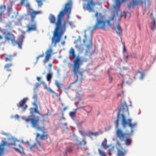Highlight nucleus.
<instances>
[{"label": "nucleus", "instance_id": "f257e3e1", "mask_svg": "<svg viewBox=\"0 0 156 156\" xmlns=\"http://www.w3.org/2000/svg\"><path fill=\"white\" fill-rule=\"evenodd\" d=\"M72 6L71 1L65 4L64 8L60 11L57 16L56 21L55 17L52 14H51L49 17L50 23L55 24V27L53 32V36L52 38V42L56 44L60 42L62 35L66 30V22L63 23L62 21L64 19L65 13L68 15L70 13Z\"/></svg>", "mask_w": 156, "mask_h": 156}, {"label": "nucleus", "instance_id": "f03ea898", "mask_svg": "<svg viewBox=\"0 0 156 156\" xmlns=\"http://www.w3.org/2000/svg\"><path fill=\"white\" fill-rule=\"evenodd\" d=\"M126 0H116V4L114 6V9L115 10L114 14L110 18L109 20L105 19V16L100 13L96 12L95 14V16L96 18V23L92 27V30L97 29H101L105 30L108 27L111 26L110 21L114 19H117L119 16L118 12L119 11L120 6L121 5V2H124Z\"/></svg>", "mask_w": 156, "mask_h": 156}, {"label": "nucleus", "instance_id": "7ed1b4c3", "mask_svg": "<svg viewBox=\"0 0 156 156\" xmlns=\"http://www.w3.org/2000/svg\"><path fill=\"white\" fill-rule=\"evenodd\" d=\"M69 56L75 58L73 61V73L75 75L77 76V79L74 81L72 82L70 85L69 87L72 86L73 84L76 83L77 82L80 80V82L83 79V75L82 73L79 71L80 66L82 65L83 63L85 61L83 59L82 57L78 55L76 56L75 51L73 48H71L69 52Z\"/></svg>", "mask_w": 156, "mask_h": 156}, {"label": "nucleus", "instance_id": "20e7f679", "mask_svg": "<svg viewBox=\"0 0 156 156\" xmlns=\"http://www.w3.org/2000/svg\"><path fill=\"white\" fill-rule=\"evenodd\" d=\"M125 112H128V108L125 101L124 102L122 105L121 108L117 114V119L115 122V127L118 128L119 126V120L122 119L121 123L124 128H125L128 125L130 128H135L136 127L137 123L135 122L132 124V120L128 119L127 120L125 115L123 114Z\"/></svg>", "mask_w": 156, "mask_h": 156}, {"label": "nucleus", "instance_id": "39448f33", "mask_svg": "<svg viewBox=\"0 0 156 156\" xmlns=\"http://www.w3.org/2000/svg\"><path fill=\"white\" fill-rule=\"evenodd\" d=\"M42 11H36L31 8L27 10V13L25 15L26 16H30V22L27 26V31H34L36 29V23L35 20L36 16L37 15L41 14Z\"/></svg>", "mask_w": 156, "mask_h": 156}, {"label": "nucleus", "instance_id": "423d86ee", "mask_svg": "<svg viewBox=\"0 0 156 156\" xmlns=\"http://www.w3.org/2000/svg\"><path fill=\"white\" fill-rule=\"evenodd\" d=\"M133 128H131L130 132H126V133L123 132L121 129H118L116 131V135L120 141H124L126 145H130L132 143V140L130 138H127V136L132 135Z\"/></svg>", "mask_w": 156, "mask_h": 156}, {"label": "nucleus", "instance_id": "0eeeda50", "mask_svg": "<svg viewBox=\"0 0 156 156\" xmlns=\"http://www.w3.org/2000/svg\"><path fill=\"white\" fill-rule=\"evenodd\" d=\"M151 0H132L127 5L129 9L133 8L136 5H142L143 7L145 9L146 7L151 5Z\"/></svg>", "mask_w": 156, "mask_h": 156}, {"label": "nucleus", "instance_id": "6e6552de", "mask_svg": "<svg viewBox=\"0 0 156 156\" xmlns=\"http://www.w3.org/2000/svg\"><path fill=\"white\" fill-rule=\"evenodd\" d=\"M32 116H31V117ZM32 117L27 118L25 119V120L26 122H30L31 126L35 129L40 130H42L44 129L43 127L39 126L40 122L39 117L38 116L33 115Z\"/></svg>", "mask_w": 156, "mask_h": 156}, {"label": "nucleus", "instance_id": "1a4fd4ad", "mask_svg": "<svg viewBox=\"0 0 156 156\" xmlns=\"http://www.w3.org/2000/svg\"><path fill=\"white\" fill-rule=\"evenodd\" d=\"M9 140L10 142L8 144V146L10 145H13L15 147L13 148L17 151L20 153L21 154H24L23 151V148L20 145V142L19 140H17L16 139L13 137L9 138Z\"/></svg>", "mask_w": 156, "mask_h": 156}, {"label": "nucleus", "instance_id": "9d476101", "mask_svg": "<svg viewBox=\"0 0 156 156\" xmlns=\"http://www.w3.org/2000/svg\"><path fill=\"white\" fill-rule=\"evenodd\" d=\"M86 31L87 30L84 31V39L83 40V43L86 47L87 50L86 53H87L88 51L92 47V39L91 36L90 39L89 40H87V36L86 34Z\"/></svg>", "mask_w": 156, "mask_h": 156}, {"label": "nucleus", "instance_id": "9b49d317", "mask_svg": "<svg viewBox=\"0 0 156 156\" xmlns=\"http://www.w3.org/2000/svg\"><path fill=\"white\" fill-rule=\"evenodd\" d=\"M116 145L117 149V156H124L126 153V151L121 147V144L118 140L116 142Z\"/></svg>", "mask_w": 156, "mask_h": 156}, {"label": "nucleus", "instance_id": "f8f14e48", "mask_svg": "<svg viewBox=\"0 0 156 156\" xmlns=\"http://www.w3.org/2000/svg\"><path fill=\"white\" fill-rule=\"evenodd\" d=\"M81 38L80 36H78V38L76 40L74 41V43L75 44V47L77 49V50L81 52H82L84 48L83 47V44L81 43Z\"/></svg>", "mask_w": 156, "mask_h": 156}, {"label": "nucleus", "instance_id": "ddd939ff", "mask_svg": "<svg viewBox=\"0 0 156 156\" xmlns=\"http://www.w3.org/2000/svg\"><path fill=\"white\" fill-rule=\"evenodd\" d=\"M52 50L51 48L47 50L45 52V56L43 62L44 63H47L50 59L51 56Z\"/></svg>", "mask_w": 156, "mask_h": 156}, {"label": "nucleus", "instance_id": "4468645a", "mask_svg": "<svg viewBox=\"0 0 156 156\" xmlns=\"http://www.w3.org/2000/svg\"><path fill=\"white\" fill-rule=\"evenodd\" d=\"M5 40L8 41H11L13 42L15 39V37L13 34L11 32L7 33L5 36Z\"/></svg>", "mask_w": 156, "mask_h": 156}, {"label": "nucleus", "instance_id": "2eb2a0df", "mask_svg": "<svg viewBox=\"0 0 156 156\" xmlns=\"http://www.w3.org/2000/svg\"><path fill=\"white\" fill-rule=\"evenodd\" d=\"M27 99L24 98L21 100L17 104V106L19 108H22L23 110H25L27 107V105L26 104Z\"/></svg>", "mask_w": 156, "mask_h": 156}, {"label": "nucleus", "instance_id": "dca6fc26", "mask_svg": "<svg viewBox=\"0 0 156 156\" xmlns=\"http://www.w3.org/2000/svg\"><path fill=\"white\" fill-rule=\"evenodd\" d=\"M96 3L93 2L92 0H90L87 3L86 6V9L90 12L93 11V7L95 6Z\"/></svg>", "mask_w": 156, "mask_h": 156}, {"label": "nucleus", "instance_id": "f3484780", "mask_svg": "<svg viewBox=\"0 0 156 156\" xmlns=\"http://www.w3.org/2000/svg\"><path fill=\"white\" fill-rule=\"evenodd\" d=\"M7 144L5 139L2 140V143L0 144V156H2L5 150V146Z\"/></svg>", "mask_w": 156, "mask_h": 156}, {"label": "nucleus", "instance_id": "a211bd4d", "mask_svg": "<svg viewBox=\"0 0 156 156\" xmlns=\"http://www.w3.org/2000/svg\"><path fill=\"white\" fill-rule=\"evenodd\" d=\"M25 38L24 36L23 35H21L19 36V38L16 42V44L18 45L19 47L21 48L22 44Z\"/></svg>", "mask_w": 156, "mask_h": 156}, {"label": "nucleus", "instance_id": "6ab92c4d", "mask_svg": "<svg viewBox=\"0 0 156 156\" xmlns=\"http://www.w3.org/2000/svg\"><path fill=\"white\" fill-rule=\"evenodd\" d=\"M114 29L117 33L120 36H122V29L119 25V24H118L117 25L116 27H114Z\"/></svg>", "mask_w": 156, "mask_h": 156}, {"label": "nucleus", "instance_id": "aec40b11", "mask_svg": "<svg viewBox=\"0 0 156 156\" xmlns=\"http://www.w3.org/2000/svg\"><path fill=\"white\" fill-rule=\"evenodd\" d=\"M150 27L151 29L153 30H156V20H154L152 21L150 24Z\"/></svg>", "mask_w": 156, "mask_h": 156}, {"label": "nucleus", "instance_id": "412c9836", "mask_svg": "<svg viewBox=\"0 0 156 156\" xmlns=\"http://www.w3.org/2000/svg\"><path fill=\"white\" fill-rule=\"evenodd\" d=\"M13 66V64L12 63H8L6 64L4 66V68L7 71L10 72L11 70L10 68Z\"/></svg>", "mask_w": 156, "mask_h": 156}, {"label": "nucleus", "instance_id": "4be33fe9", "mask_svg": "<svg viewBox=\"0 0 156 156\" xmlns=\"http://www.w3.org/2000/svg\"><path fill=\"white\" fill-rule=\"evenodd\" d=\"M43 83L44 84V86L45 89L48 90L49 91L55 94L57 96L58 95V94L52 90L50 87H48L47 85L44 82H43Z\"/></svg>", "mask_w": 156, "mask_h": 156}, {"label": "nucleus", "instance_id": "5701e85b", "mask_svg": "<svg viewBox=\"0 0 156 156\" xmlns=\"http://www.w3.org/2000/svg\"><path fill=\"white\" fill-rule=\"evenodd\" d=\"M107 140L106 139H105L104 140L102 143L101 145L103 148L105 149H106L109 146L107 145Z\"/></svg>", "mask_w": 156, "mask_h": 156}, {"label": "nucleus", "instance_id": "b1692460", "mask_svg": "<svg viewBox=\"0 0 156 156\" xmlns=\"http://www.w3.org/2000/svg\"><path fill=\"white\" fill-rule=\"evenodd\" d=\"M13 56L11 55H8L5 58V60L6 62L10 61H11L12 59Z\"/></svg>", "mask_w": 156, "mask_h": 156}, {"label": "nucleus", "instance_id": "393cba45", "mask_svg": "<svg viewBox=\"0 0 156 156\" xmlns=\"http://www.w3.org/2000/svg\"><path fill=\"white\" fill-rule=\"evenodd\" d=\"M52 73H48L46 76V79L47 81L50 82L52 77Z\"/></svg>", "mask_w": 156, "mask_h": 156}, {"label": "nucleus", "instance_id": "a878e982", "mask_svg": "<svg viewBox=\"0 0 156 156\" xmlns=\"http://www.w3.org/2000/svg\"><path fill=\"white\" fill-rule=\"evenodd\" d=\"M41 146V144L40 142L38 141H37L36 143L32 145L31 146V148H33L34 147H36L37 148L40 147Z\"/></svg>", "mask_w": 156, "mask_h": 156}, {"label": "nucleus", "instance_id": "bb28decb", "mask_svg": "<svg viewBox=\"0 0 156 156\" xmlns=\"http://www.w3.org/2000/svg\"><path fill=\"white\" fill-rule=\"evenodd\" d=\"M33 98L34 99V101L33 102H35V103H36L37 102V94L36 91H34V95H33Z\"/></svg>", "mask_w": 156, "mask_h": 156}, {"label": "nucleus", "instance_id": "cd10ccee", "mask_svg": "<svg viewBox=\"0 0 156 156\" xmlns=\"http://www.w3.org/2000/svg\"><path fill=\"white\" fill-rule=\"evenodd\" d=\"M98 132L94 133L93 132H89L88 134L87 135V136L91 138V136H96L98 134Z\"/></svg>", "mask_w": 156, "mask_h": 156}, {"label": "nucleus", "instance_id": "c85d7f7f", "mask_svg": "<svg viewBox=\"0 0 156 156\" xmlns=\"http://www.w3.org/2000/svg\"><path fill=\"white\" fill-rule=\"evenodd\" d=\"M33 105L35 106L34 108L35 112L37 113H39V112L38 110V107L37 104L35 103V102H33Z\"/></svg>", "mask_w": 156, "mask_h": 156}, {"label": "nucleus", "instance_id": "c756f323", "mask_svg": "<svg viewBox=\"0 0 156 156\" xmlns=\"http://www.w3.org/2000/svg\"><path fill=\"white\" fill-rule=\"evenodd\" d=\"M98 151L99 154L101 156H107L106 153L100 149H98Z\"/></svg>", "mask_w": 156, "mask_h": 156}, {"label": "nucleus", "instance_id": "7c9ffc66", "mask_svg": "<svg viewBox=\"0 0 156 156\" xmlns=\"http://www.w3.org/2000/svg\"><path fill=\"white\" fill-rule=\"evenodd\" d=\"M83 109L87 113H89L91 110V108L90 106H88L86 107Z\"/></svg>", "mask_w": 156, "mask_h": 156}, {"label": "nucleus", "instance_id": "2f4dec72", "mask_svg": "<svg viewBox=\"0 0 156 156\" xmlns=\"http://www.w3.org/2000/svg\"><path fill=\"white\" fill-rule=\"evenodd\" d=\"M48 135L46 133L45 131L43 132V134L40 136V139L41 140H43L44 139V137L45 136H47Z\"/></svg>", "mask_w": 156, "mask_h": 156}, {"label": "nucleus", "instance_id": "473e14b6", "mask_svg": "<svg viewBox=\"0 0 156 156\" xmlns=\"http://www.w3.org/2000/svg\"><path fill=\"white\" fill-rule=\"evenodd\" d=\"M76 113L75 111L71 112L69 113V116L71 118H74L75 116Z\"/></svg>", "mask_w": 156, "mask_h": 156}, {"label": "nucleus", "instance_id": "72a5a7b5", "mask_svg": "<svg viewBox=\"0 0 156 156\" xmlns=\"http://www.w3.org/2000/svg\"><path fill=\"white\" fill-rule=\"evenodd\" d=\"M36 2L38 3V6L41 7L43 4L42 1L41 0H36Z\"/></svg>", "mask_w": 156, "mask_h": 156}, {"label": "nucleus", "instance_id": "f704fd0d", "mask_svg": "<svg viewBox=\"0 0 156 156\" xmlns=\"http://www.w3.org/2000/svg\"><path fill=\"white\" fill-rule=\"evenodd\" d=\"M55 85L57 87L58 89H60V85L61 84L59 83L58 82V81H56L55 82Z\"/></svg>", "mask_w": 156, "mask_h": 156}, {"label": "nucleus", "instance_id": "c9c22d12", "mask_svg": "<svg viewBox=\"0 0 156 156\" xmlns=\"http://www.w3.org/2000/svg\"><path fill=\"white\" fill-rule=\"evenodd\" d=\"M72 151V149L70 147H68L67 148L66 152V153H70Z\"/></svg>", "mask_w": 156, "mask_h": 156}, {"label": "nucleus", "instance_id": "e433bc0d", "mask_svg": "<svg viewBox=\"0 0 156 156\" xmlns=\"http://www.w3.org/2000/svg\"><path fill=\"white\" fill-rule=\"evenodd\" d=\"M86 142L85 140V139L84 138L83 140L80 143V145H85L86 144Z\"/></svg>", "mask_w": 156, "mask_h": 156}, {"label": "nucleus", "instance_id": "4c0bfd02", "mask_svg": "<svg viewBox=\"0 0 156 156\" xmlns=\"http://www.w3.org/2000/svg\"><path fill=\"white\" fill-rule=\"evenodd\" d=\"M26 143L28 146L30 147V149H32V148H31V146H32V145H30V142L29 141H27L26 142Z\"/></svg>", "mask_w": 156, "mask_h": 156}, {"label": "nucleus", "instance_id": "58836bf2", "mask_svg": "<svg viewBox=\"0 0 156 156\" xmlns=\"http://www.w3.org/2000/svg\"><path fill=\"white\" fill-rule=\"evenodd\" d=\"M122 12H121V13L120 14V16H119V17H118V20H120L121 18V17H122Z\"/></svg>", "mask_w": 156, "mask_h": 156}, {"label": "nucleus", "instance_id": "ea45409f", "mask_svg": "<svg viewBox=\"0 0 156 156\" xmlns=\"http://www.w3.org/2000/svg\"><path fill=\"white\" fill-rule=\"evenodd\" d=\"M124 58H125V60L126 61V62H127V60L128 59V57H129V56L127 55L124 56Z\"/></svg>", "mask_w": 156, "mask_h": 156}, {"label": "nucleus", "instance_id": "a19ab883", "mask_svg": "<svg viewBox=\"0 0 156 156\" xmlns=\"http://www.w3.org/2000/svg\"><path fill=\"white\" fill-rule=\"evenodd\" d=\"M115 146H112L111 148H110V149H109L108 150H109V151H113L115 149Z\"/></svg>", "mask_w": 156, "mask_h": 156}, {"label": "nucleus", "instance_id": "79ce46f5", "mask_svg": "<svg viewBox=\"0 0 156 156\" xmlns=\"http://www.w3.org/2000/svg\"><path fill=\"white\" fill-rule=\"evenodd\" d=\"M43 56H44V54H42V55H39L37 58V60H38V58H39L43 57Z\"/></svg>", "mask_w": 156, "mask_h": 156}, {"label": "nucleus", "instance_id": "37998d69", "mask_svg": "<svg viewBox=\"0 0 156 156\" xmlns=\"http://www.w3.org/2000/svg\"><path fill=\"white\" fill-rule=\"evenodd\" d=\"M2 8H4V10H5L6 9V6L5 5H3L0 7V9H2Z\"/></svg>", "mask_w": 156, "mask_h": 156}, {"label": "nucleus", "instance_id": "c03bdc74", "mask_svg": "<svg viewBox=\"0 0 156 156\" xmlns=\"http://www.w3.org/2000/svg\"><path fill=\"white\" fill-rule=\"evenodd\" d=\"M52 64L51 63H50L48 64V66L50 70H51V68L52 67Z\"/></svg>", "mask_w": 156, "mask_h": 156}, {"label": "nucleus", "instance_id": "a18cd8bd", "mask_svg": "<svg viewBox=\"0 0 156 156\" xmlns=\"http://www.w3.org/2000/svg\"><path fill=\"white\" fill-rule=\"evenodd\" d=\"M109 79L110 81V82L111 83L112 82V76H109Z\"/></svg>", "mask_w": 156, "mask_h": 156}, {"label": "nucleus", "instance_id": "49530a36", "mask_svg": "<svg viewBox=\"0 0 156 156\" xmlns=\"http://www.w3.org/2000/svg\"><path fill=\"white\" fill-rule=\"evenodd\" d=\"M25 1L26 0H21L20 3L21 4H23L25 2Z\"/></svg>", "mask_w": 156, "mask_h": 156}, {"label": "nucleus", "instance_id": "de8ad7c7", "mask_svg": "<svg viewBox=\"0 0 156 156\" xmlns=\"http://www.w3.org/2000/svg\"><path fill=\"white\" fill-rule=\"evenodd\" d=\"M141 76L140 77V79H141L143 78L144 76V74L143 73H142V74H141Z\"/></svg>", "mask_w": 156, "mask_h": 156}, {"label": "nucleus", "instance_id": "09e8293b", "mask_svg": "<svg viewBox=\"0 0 156 156\" xmlns=\"http://www.w3.org/2000/svg\"><path fill=\"white\" fill-rule=\"evenodd\" d=\"M15 118L16 119H18L19 118V116L17 115H16L15 116Z\"/></svg>", "mask_w": 156, "mask_h": 156}, {"label": "nucleus", "instance_id": "8fccbe9b", "mask_svg": "<svg viewBox=\"0 0 156 156\" xmlns=\"http://www.w3.org/2000/svg\"><path fill=\"white\" fill-rule=\"evenodd\" d=\"M48 114H42L41 115V116L42 117H44V116H48Z\"/></svg>", "mask_w": 156, "mask_h": 156}, {"label": "nucleus", "instance_id": "3c124183", "mask_svg": "<svg viewBox=\"0 0 156 156\" xmlns=\"http://www.w3.org/2000/svg\"><path fill=\"white\" fill-rule=\"evenodd\" d=\"M40 85V84L39 83H37L36 85V87L37 88V87H39Z\"/></svg>", "mask_w": 156, "mask_h": 156}, {"label": "nucleus", "instance_id": "603ef678", "mask_svg": "<svg viewBox=\"0 0 156 156\" xmlns=\"http://www.w3.org/2000/svg\"><path fill=\"white\" fill-rule=\"evenodd\" d=\"M62 119H65V118L64 117V113H62Z\"/></svg>", "mask_w": 156, "mask_h": 156}, {"label": "nucleus", "instance_id": "864d4df0", "mask_svg": "<svg viewBox=\"0 0 156 156\" xmlns=\"http://www.w3.org/2000/svg\"><path fill=\"white\" fill-rule=\"evenodd\" d=\"M111 151H109V150H108V154L110 156H111Z\"/></svg>", "mask_w": 156, "mask_h": 156}, {"label": "nucleus", "instance_id": "5fc2aeb1", "mask_svg": "<svg viewBox=\"0 0 156 156\" xmlns=\"http://www.w3.org/2000/svg\"><path fill=\"white\" fill-rule=\"evenodd\" d=\"M37 79L38 81H40L41 80V78L40 77H37Z\"/></svg>", "mask_w": 156, "mask_h": 156}, {"label": "nucleus", "instance_id": "6e6d98bb", "mask_svg": "<svg viewBox=\"0 0 156 156\" xmlns=\"http://www.w3.org/2000/svg\"><path fill=\"white\" fill-rule=\"evenodd\" d=\"M123 51H126V49L125 48V46L124 45V47H123Z\"/></svg>", "mask_w": 156, "mask_h": 156}, {"label": "nucleus", "instance_id": "4d7b16f0", "mask_svg": "<svg viewBox=\"0 0 156 156\" xmlns=\"http://www.w3.org/2000/svg\"><path fill=\"white\" fill-rule=\"evenodd\" d=\"M137 73H140V74H142V72H141L140 71V70L139 69H138L137 70Z\"/></svg>", "mask_w": 156, "mask_h": 156}, {"label": "nucleus", "instance_id": "13d9d810", "mask_svg": "<svg viewBox=\"0 0 156 156\" xmlns=\"http://www.w3.org/2000/svg\"><path fill=\"white\" fill-rule=\"evenodd\" d=\"M67 108V107H65L63 109V111H65L66 110Z\"/></svg>", "mask_w": 156, "mask_h": 156}, {"label": "nucleus", "instance_id": "bf43d9fd", "mask_svg": "<svg viewBox=\"0 0 156 156\" xmlns=\"http://www.w3.org/2000/svg\"><path fill=\"white\" fill-rule=\"evenodd\" d=\"M65 44V41H64L62 42V45H64Z\"/></svg>", "mask_w": 156, "mask_h": 156}, {"label": "nucleus", "instance_id": "052dcab7", "mask_svg": "<svg viewBox=\"0 0 156 156\" xmlns=\"http://www.w3.org/2000/svg\"><path fill=\"white\" fill-rule=\"evenodd\" d=\"M40 136V135L39 133H37V136H36L37 137H38V136Z\"/></svg>", "mask_w": 156, "mask_h": 156}, {"label": "nucleus", "instance_id": "680f3d73", "mask_svg": "<svg viewBox=\"0 0 156 156\" xmlns=\"http://www.w3.org/2000/svg\"><path fill=\"white\" fill-rule=\"evenodd\" d=\"M3 38V37L2 35H0V39H2Z\"/></svg>", "mask_w": 156, "mask_h": 156}, {"label": "nucleus", "instance_id": "e2e57ef3", "mask_svg": "<svg viewBox=\"0 0 156 156\" xmlns=\"http://www.w3.org/2000/svg\"><path fill=\"white\" fill-rule=\"evenodd\" d=\"M81 134L83 136H84V134H83V133L82 132H81Z\"/></svg>", "mask_w": 156, "mask_h": 156}, {"label": "nucleus", "instance_id": "0e129e2a", "mask_svg": "<svg viewBox=\"0 0 156 156\" xmlns=\"http://www.w3.org/2000/svg\"><path fill=\"white\" fill-rule=\"evenodd\" d=\"M64 38H65V39H66V36H65L64 37Z\"/></svg>", "mask_w": 156, "mask_h": 156}, {"label": "nucleus", "instance_id": "69168bd1", "mask_svg": "<svg viewBox=\"0 0 156 156\" xmlns=\"http://www.w3.org/2000/svg\"><path fill=\"white\" fill-rule=\"evenodd\" d=\"M134 57L135 58H137V57H136V56H134Z\"/></svg>", "mask_w": 156, "mask_h": 156}, {"label": "nucleus", "instance_id": "338daca9", "mask_svg": "<svg viewBox=\"0 0 156 156\" xmlns=\"http://www.w3.org/2000/svg\"><path fill=\"white\" fill-rule=\"evenodd\" d=\"M85 5H84V6H83V8H85Z\"/></svg>", "mask_w": 156, "mask_h": 156}, {"label": "nucleus", "instance_id": "774afa93", "mask_svg": "<svg viewBox=\"0 0 156 156\" xmlns=\"http://www.w3.org/2000/svg\"><path fill=\"white\" fill-rule=\"evenodd\" d=\"M5 55V54H4L2 55V56H4V55Z\"/></svg>", "mask_w": 156, "mask_h": 156}]
</instances>
